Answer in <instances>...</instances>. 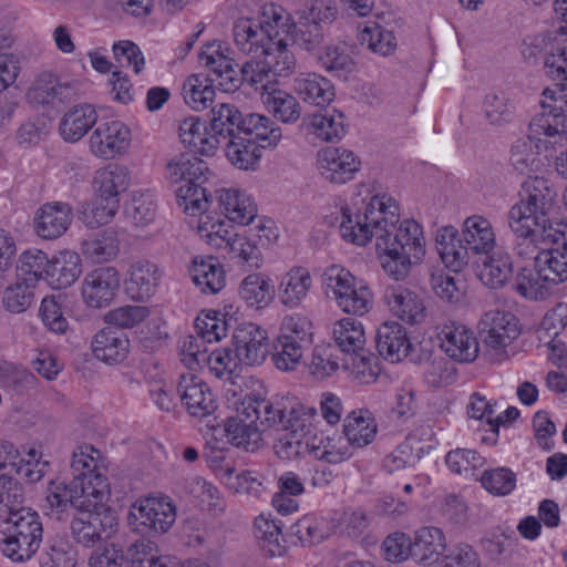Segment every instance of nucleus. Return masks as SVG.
I'll return each instance as SVG.
<instances>
[{
	"label": "nucleus",
	"mask_w": 567,
	"mask_h": 567,
	"mask_svg": "<svg viewBox=\"0 0 567 567\" xmlns=\"http://www.w3.org/2000/svg\"><path fill=\"white\" fill-rule=\"evenodd\" d=\"M371 215L370 220L377 225L375 249L381 265L394 279H403L425 255L423 229L414 219L400 221L399 205L391 197L383 213Z\"/></svg>",
	"instance_id": "1"
},
{
	"label": "nucleus",
	"mask_w": 567,
	"mask_h": 567,
	"mask_svg": "<svg viewBox=\"0 0 567 567\" xmlns=\"http://www.w3.org/2000/svg\"><path fill=\"white\" fill-rule=\"evenodd\" d=\"M295 23L280 6L266 3L257 19L239 18L231 28L233 42L238 52L259 59L262 54L289 49Z\"/></svg>",
	"instance_id": "2"
},
{
	"label": "nucleus",
	"mask_w": 567,
	"mask_h": 567,
	"mask_svg": "<svg viewBox=\"0 0 567 567\" xmlns=\"http://www.w3.org/2000/svg\"><path fill=\"white\" fill-rule=\"evenodd\" d=\"M557 193L549 181L530 177L522 185L519 200L507 213V221L537 228H564L554 221Z\"/></svg>",
	"instance_id": "3"
},
{
	"label": "nucleus",
	"mask_w": 567,
	"mask_h": 567,
	"mask_svg": "<svg viewBox=\"0 0 567 567\" xmlns=\"http://www.w3.org/2000/svg\"><path fill=\"white\" fill-rule=\"evenodd\" d=\"M43 537L40 516L31 508H22L0 525V551L12 563L30 560L39 550Z\"/></svg>",
	"instance_id": "4"
},
{
	"label": "nucleus",
	"mask_w": 567,
	"mask_h": 567,
	"mask_svg": "<svg viewBox=\"0 0 567 567\" xmlns=\"http://www.w3.org/2000/svg\"><path fill=\"white\" fill-rule=\"evenodd\" d=\"M322 287L327 297L346 313L363 316L372 308L373 295L370 288L340 265L324 269Z\"/></svg>",
	"instance_id": "5"
},
{
	"label": "nucleus",
	"mask_w": 567,
	"mask_h": 567,
	"mask_svg": "<svg viewBox=\"0 0 567 567\" xmlns=\"http://www.w3.org/2000/svg\"><path fill=\"white\" fill-rule=\"evenodd\" d=\"M73 480L81 485L82 493L93 503H105L110 496L107 478L109 462L100 450L92 445L79 446L72 454Z\"/></svg>",
	"instance_id": "6"
},
{
	"label": "nucleus",
	"mask_w": 567,
	"mask_h": 567,
	"mask_svg": "<svg viewBox=\"0 0 567 567\" xmlns=\"http://www.w3.org/2000/svg\"><path fill=\"white\" fill-rule=\"evenodd\" d=\"M318 411L313 406L300 404L288 412L285 432L274 444L276 455L281 460H296L305 454L310 455V439L306 440L318 420Z\"/></svg>",
	"instance_id": "7"
},
{
	"label": "nucleus",
	"mask_w": 567,
	"mask_h": 567,
	"mask_svg": "<svg viewBox=\"0 0 567 567\" xmlns=\"http://www.w3.org/2000/svg\"><path fill=\"white\" fill-rule=\"evenodd\" d=\"M176 520V506L171 497L147 496L131 506L128 524L140 534H164Z\"/></svg>",
	"instance_id": "8"
},
{
	"label": "nucleus",
	"mask_w": 567,
	"mask_h": 567,
	"mask_svg": "<svg viewBox=\"0 0 567 567\" xmlns=\"http://www.w3.org/2000/svg\"><path fill=\"white\" fill-rule=\"evenodd\" d=\"M102 504L80 509L71 520L72 538L83 547H93L109 540L117 530L115 513Z\"/></svg>",
	"instance_id": "9"
},
{
	"label": "nucleus",
	"mask_w": 567,
	"mask_h": 567,
	"mask_svg": "<svg viewBox=\"0 0 567 567\" xmlns=\"http://www.w3.org/2000/svg\"><path fill=\"white\" fill-rule=\"evenodd\" d=\"M296 68V58L290 49L262 54L261 58H250L240 68L244 83L251 87L266 89L271 78L288 76Z\"/></svg>",
	"instance_id": "10"
},
{
	"label": "nucleus",
	"mask_w": 567,
	"mask_h": 567,
	"mask_svg": "<svg viewBox=\"0 0 567 567\" xmlns=\"http://www.w3.org/2000/svg\"><path fill=\"white\" fill-rule=\"evenodd\" d=\"M542 111L530 121L533 136L545 134L554 142L567 140V93L556 96V92L545 89Z\"/></svg>",
	"instance_id": "11"
},
{
	"label": "nucleus",
	"mask_w": 567,
	"mask_h": 567,
	"mask_svg": "<svg viewBox=\"0 0 567 567\" xmlns=\"http://www.w3.org/2000/svg\"><path fill=\"white\" fill-rule=\"evenodd\" d=\"M478 333L487 348L503 352L520 334L519 320L509 311L488 310L478 322Z\"/></svg>",
	"instance_id": "12"
},
{
	"label": "nucleus",
	"mask_w": 567,
	"mask_h": 567,
	"mask_svg": "<svg viewBox=\"0 0 567 567\" xmlns=\"http://www.w3.org/2000/svg\"><path fill=\"white\" fill-rule=\"evenodd\" d=\"M229 49L225 43L214 41L200 50L199 62L208 70L212 83L216 82L224 92H235L244 83L243 74L233 64L228 56Z\"/></svg>",
	"instance_id": "13"
},
{
	"label": "nucleus",
	"mask_w": 567,
	"mask_h": 567,
	"mask_svg": "<svg viewBox=\"0 0 567 567\" xmlns=\"http://www.w3.org/2000/svg\"><path fill=\"white\" fill-rule=\"evenodd\" d=\"M336 9L324 6L322 2L312 3L299 12L298 22H295L292 39L289 47L297 43L301 49L313 52L323 42L321 23L331 21L336 17Z\"/></svg>",
	"instance_id": "14"
},
{
	"label": "nucleus",
	"mask_w": 567,
	"mask_h": 567,
	"mask_svg": "<svg viewBox=\"0 0 567 567\" xmlns=\"http://www.w3.org/2000/svg\"><path fill=\"white\" fill-rule=\"evenodd\" d=\"M388 198L385 195L371 197L363 213H353L349 207H342L339 226L341 237L358 246H364L372 238H375L377 225L370 220V216H372L371 213H383Z\"/></svg>",
	"instance_id": "15"
},
{
	"label": "nucleus",
	"mask_w": 567,
	"mask_h": 567,
	"mask_svg": "<svg viewBox=\"0 0 567 567\" xmlns=\"http://www.w3.org/2000/svg\"><path fill=\"white\" fill-rule=\"evenodd\" d=\"M388 198L385 195L371 197L363 213H353L349 207H342L339 226L341 237L358 246H364L372 238H375L377 225L370 220V216H372L371 213H383Z\"/></svg>",
	"instance_id": "16"
},
{
	"label": "nucleus",
	"mask_w": 567,
	"mask_h": 567,
	"mask_svg": "<svg viewBox=\"0 0 567 567\" xmlns=\"http://www.w3.org/2000/svg\"><path fill=\"white\" fill-rule=\"evenodd\" d=\"M388 198L385 195L371 197L363 213H353L349 207H342L339 226L341 237L358 246H364L372 238H375L377 225L370 220V216H372L371 213H383Z\"/></svg>",
	"instance_id": "17"
},
{
	"label": "nucleus",
	"mask_w": 567,
	"mask_h": 567,
	"mask_svg": "<svg viewBox=\"0 0 567 567\" xmlns=\"http://www.w3.org/2000/svg\"><path fill=\"white\" fill-rule=\"evenodd\" d=\"M121 285V276L115 267H100L87 272L82 281L84 303L93 309H102L112 303Z\"/></svg>",
	"instance_id": "18"
},
{
	"label": "nucleus",
	"mask_w": 567,
	"mask_h": 567,
	"mask_svg": "<svg viewBox=\"0 0 567 567\" xmlns=\"http://www.w3.org/2000/svg\"><path fill=\"white\" fill-rule=\"evenodd\" d=\"M227 403L239 415L259 421L262 431L278 426L284 429L287 422L288 413L286 414L281 408L248 392H231Z\"/></svg>",
	"instance_id": "19"
},
{
	"label": "nucleus",
	"mask_w": 567,
	"mask_h": 567,
	"mask_svg": "<svg viewBox=\"0 0 567 567\" xmlns=\"http://www.w3.org/2000/svg\"><path fill=\"white\" fill-rule=\"evenodd\" d=\"M130 144L131 131L120 121L99 124L89 140L91 153L103 159H112L124 154Z\"/></svg>",
	"instance_id": "20"
},
{
	"label": "nucleus",
	"mask_w": 567,
	"mask_h": 567,
	"mask_svg": "<svg viewBox=\"0 0 567 567\" xmlns=\"http://www.w3.org/2000/svg\"><path fill=\"white\" fill-rule=\"evenodd\" d=\"M233 344L238 361L247 365L261 364L269 352L267 331L251 322L235 329Z\"/></svg>",
	"instance_id": "21"
},
{
	"label": "nucleus",
	"mask_w": 567,
	"mask_h": 567,
	"mask_svg": "<svg viewBox=\"0 0 567 567\" xmlns=\"http://www.w3.org/2000/svg\"><path fill=\"white\" fill-rule=\"evenodd\" d=\"M76 96L78 91L73 82H61L58 75L50 71L38 74L27 92L28 100L39 105L64 104Z\"/></svg>",
	"instance_id": "22"
},
{
	"label": "nucleus",
	"mask_w": 567,
	"mask_h": 567,
	"mask_svg": "<svg viewBox=\"0 0 567 567\" xmlns=\"http://www.w3.org/2000/svg\"><path fill=\"white\" fill-rule=\"evenodd\" d=\"M320 174L329 182L344 184L359 171L360 161L352 151L342 147H327L319 152Z\"/></svg>",
	"instance_id": "23"
},
{
	"label": "nucleus",
	"mask_w": 567,
	"mask_h": 567,
	"mask_svg": "<svg viewBox=\"0 0 567 567\" xmlns=\"http://www.w3.org/2000/svg\"><path fill=\"white\" fill-rule=\"evenodd\" d=\"M441 349L457 362H472L478 354V342L464 324L452 322L439 332Z\"/></svg>",
	"instance_id": "24"
},
{
	"label": "nucleus",
	"mask_w": 567,
	"mask_h": 567,
	"mask_svg": "<svg viewBox=\"0 0 567 567\" xmlns=\"http://www.w3.org/2000/svg\"><path fill=\"white\" fill-rule=\"evenodd\" d=\"M374 341L379 355L384 360L398 363L410 357V360L414 361L411 353L413 350L412 343L405 328L400 323H382L375 332Z\"/></svg>",
	"instance_id": "25"
},
{
	"label": "nucleus",
	"mask_w": 567,
	"mask_h": 567,
	"mask_svg": "<svg viewBox=\"0 0 567 567\" xmlns=\"http://www.w3.org/2000/svg\"><path fill=\"white\" fill-rule=\"evenodd\" d=\"M81 489V485L76 484L75 481L69 484L64 481H52L47 489V508L60 519L61 515L70 508L87 509L91 506L99 505V503H93L90 499L92 497L86 496Z\"/></svg>",
	"instance_id": "26"
},
{
	"label": "nucleus",
	"mask_w": 567,
	"mask_h": 567,
	"mask_svg": "<svg viewBox=\"0 0 567 567\" xmlns=\"http://www.w3.org/2000/svg\"><path fill=\"white\" fill-rule=\"evenodd\" d=\"M446 550V537L441 528L424 526L415 532L412 559L417 565L434 567L443 561Z\"/></svg>",
	"instance_id": "27"
},
{
	"label": "nucleus",
	"mask_w": 567,
	"mask_h": 567,
	"mask_svg": "<svg viewBox=\"0 0 567 567\" xmlns=\"http://www.w3.org/2000/svg\"><path fill=\"white\" fill-rule=\"evenodd\" d=\"M383 298L391 312L402 321L416 324L424 320L423 300L409 288L399 284L388 286Z\"/></svg>",
	"instance_id": "28"
},
{
	"label": "nucleus",
	"mask_w": 567,
	"mask_h": 567,
	"mask_svg": "<svg viewBox=\"0 0 567 567\" xmlns=\"http://www.w3.org/2000/svg\"><path fill=\"white\" fill-rule=\"evenodd\" d=\"M72 220L73 209L68 203H47L34 217V229L43 239H56L69 229Z\"/></svg>",
	"instance_id": "29"
},
{
	"label": "nucleus",
	"mask_w": 567,
	"mask_h": 567,
	"mask_svg": "<svg viewBox=\"0 0 567 567\" xmlns=\"http://www.w3.org/2000/svg\"><path fill=\"white\" fill-rule=\"evenodd\" d=\"M91 348L97 360L113 365L122 363L127 358L131 343L124 331L106 327L94 334Z\"/></svg>",
	"instance_id": "30"
},
{
	"label": "nucleus",
	"mask_w": 567,
	"mask_h": 567,
	"mask_svg": "<svg viewBox=\"0 0 567 567\" xmlns=\"http://www.w3.org/2000/svg\"><path fill=\"white\" fill-rule=\"evenodd\" d=\"M216 194L219 208L229 221L246 226L257 217V204L247 192L231 187L218 189Z\"/></svg>",
	"instance_id": "31"
},
{
	"label": "nucleus",
	"mask_w": 567,
	"mask_h": 567,
	"mask_svg": "<svg viewBox=\"0 0 567 567\" xmlns=\"http://www.w3.org/2000/svg\"><path fill=\"white\" fill-rule=\"evenodd\" d=\"M162 272L157 265L148 260H138L131 265L125 290L135 301L148 300L157 289Z\"/></svg>",
	"instance_id": "32"
},
{
	"label": "nucleus",
	"mask_w": 567,
	"mask_h": 567,
	"mask_svg": "<svg viewBox=\"0 0 567 567\" xmlns=\"http://www.w3.org/2000/svg\"><path fill=\"white\" fill-rule=\"evenodd\" d=\"M246 115L238 106L231 103H218L210 110L209 128L213 136L218 140V147L243 134Z\"/></svg>",
	"instance_id": "33"
},
{
	"label": "nucleus",
	"mask_w": 567,
	"mask_h": 567,
	"mask_svg": "<svg viewBox=\"0 0 567 567\" xmlns=\"http://www.w3.org/2000/svg\"><path fill=\"white\" fill-rule=\"evenodd\" d=\"M312 287L310 271L302 266H293L285 272L278 284V299L289 309H295L306 300Z\"/></svg>",
	"instance_id": "34"
},
{
	"label": "nucleus",
	"mask_w": 567,
	"mask_h": 567,
	"mask_svg": "<svg viewBox=\"0 0 567 567\" xmlns=\"http://www.w3.org/2000/svg\"><path fill=\"white\" fill-rule=\"evenodd\" d=\"M292 89L303 102L318 107H326L336 96L331 81L315 72L300 73L293 79Z\"/></svg>",
	"instance_id": "35"
},
{
	"label": "nucleus",
	"mask_w": 567,
	"mask_h": 567,
	"mask_svg": "<svg viewBox=\"0 0 567 567\" xmlns=\"http://www.w3.org/2000/svg\"><path fill=\"white\" fill-rule=\"evenodd\" d=\"M189 276L200 292L215 295L226 286V272L217 258L195 257L188 269Z\"/></svg>",
	"instance_id": "36"
},
{
	"label": "nucleus",
	"mask_w": 567,
	"mask_h": 567,
	"mask_svg": "<svg viewBox=\"0 0 567 567\" xmlns=\"http://www.w3.org/2000/svg\"><path fill=\"white\" fill-rule=\"evenodd\" d=\"M96 122L97 112L92 104H76L61 117L59 132L65 142L75 143L84 137Z\"/></svg>",
	"instance_id": "37"
},
{
	"label": "nucleus",
	"mask_w": 567,
	"mask_h": 567,
	"mask_svg": "<svg viewBox=\"0 0 567 567\" xmlns=\"http://www.w3.org/2000/svg\"><path fill=\"white\" fill-rule=\"evenodd\" d=\"M462 238L467 251L475 255H488L496 245L491 221L481 215H472L464 220Z\"/></svg>",
	"instance_id": "38"
},
{
	"label": "nucleus",
	"mask_w": 567,
	"mask_h": 567,
	"mask_svg": "<svg viewBox=\"0 0 567 567\" xmlns=\"http://www.w3.org/2000/svg\"><path fill=\"white\" fill-rule=\"evenodd\" d=\"M436 250L446 268L460 272L468 262V251L463 238L457 237V230L452 226L442 227L435 237Z\"/></svg>",
	"instance_id": "39"
},
{
	"label": "nucleus",
	"mask_w": 567,
	"mask_h": 567,
	"mask_svg": "<svg viewBox=\"0 0 567 567\" xmlns=\"http://www.w3.org/2000/svg\"><path fill=\"white\" fill-rule=\"evenodd\" d=\"M224 433L231 445L246 452H255L262 445V430L257 425V421L238 413L227 419Z\"/></svg>",
	"instance_id": "40"
},
{
	"label": "nucleus",
	"mask_w": 567,
	"mask_h": 567,
	"mask_svg": "<svg viewBox=\"0 0 567 567\" xmlns=\"http://www.w3.org/2000/svg\"><path fill=\"white\" fill-rule=\"evenodd\" d=\"M178 132L183 144L194 153L213 156L218 150V140L213 136L209 126L203 124L198 117L190 116L183 120Z\"/></svg>",
	"instance_id": "41"
},
{
	"label": "nucleus",
	"mask_w": 567,
	"mask_h": 567,
	"mask_svg": "<svg viewBox=\"0 0 567 567\" xmlns=\"http://www.w3.org/2000/svg\"><path fill=\"white\" fill-rule=\"evenodd\" d=\"M82 272L80 256L70 250L58 252L50 261L45 280L54 289L72 286Z\"/></svg>",
	"instance_id": "42"
},
{
	"label": "nucleus",
	"mask_w": 567,
	"mask_h": 567,
	"mask_svg": "<svg viewBox=\"0 0 567 567\" xmlns=\"http://www.w3.org/2000/svg\"><path fill=\"white\" fill-rule=\"evenodd\" d=\"M561 230L564 239L560 240L567 243V225ZM536 267L550 285H558L567 280V246L563 244L548 245L540 254Z\"/></svg>",
	"instance_id": "43"
},
{
	"label": "nucleus",
	"mask_w": 567,
	"mask_h": 567,
	"mask_svg": "<svg viewBox=\"0 0 567 567\" xmlns=\"http://www.w3.org/2000/svg\"><path fill=\"white\" fill-rule=\"evenodd\" d=\"M377 432L375 419L369 410L352 411L344 419L343 435L353 451L369 445Z\"/></svg>",
	"instance_id": "44"
},
{
	"label": "nucleus",
	"mask_w": 567,
	"mask_h": 567,
	"mask_svg": "<svg viewBox=\"0 0 567 567\" xmlns=\"http://www.w3.org/2000/svg\"><path fill=\"white\" fill-rule=\"evenodd\" d=\"M310 455L329 464H340L352 457L353 450L344 435H315L310 439Z\"/></svg>",
	"instance_id": "45"
},
{
	"label": "nucleus",
	"mask_w": 567,
	"mask_h": 567,
	"mask_svg": "<svg viewBox=\"0 0 567 567\" xmlns=\"http://www.w3.org/2000/svg\"><path fill=\"white\" fill-rule=\"evenodd\" d=\"M243 134L259 148H274L282 137L281 127L271 118L256 113L246 114Z\"/></svg>",
	"instance_id": "46"
},
{
	"label": "nucleus",
	"mask_w": 567,
	"mask_h": 567,
	"mask_svg": "<svg viewBox=\"0 0 567 567\" xmlns=\"http://www.w3.org/2000/svg\"><path fill=\"white\" fill-rule=\"evenodd\" d=\"M547 142L555 143L553 137H548L545 134H540L538 137L533 136L532 128L529 127L527 137L517 140L512 146L509 161L514 169L523 175L532 173L538 154V152L533 150V143L539 150L542 147L546 148Z\"/></svg>",
	"instance_id": "47"
},
{
	"label": "nucleus",
	"mask_w": 567,
	"mask_h": 567,
	"mask_svg": "<svg viewBox=\"0 0 567 567\" xmlns=\"http://www.w3.org/2000/svg\"><path fill=\"white\" fill-rule=\"evenodd\" d=\"M166 172L172 183L190 184L205 179L208 166L195 154H181L168 162Z\"/></svg>",
	"instance_id": "48"
},
{
	"label": "nucleus",
	"mask_w": 567,
	"mask_h": 567,
	"mask_svg": "<svg viewBox=\"0 0 567 567\" xmlns=\"http://www.w3.org/2000/svg\"><path fill=\"white\" fill-rule=\"evenodd\" d=\"M238 293L249 307L262 308L274 299L275 289L268 276L255 272L243 279Z\"/></svg>",
	"instance_id": "49"
},
{
	"label": "nucleus",
	"mask_w": 567,
	"mask_h": 567,
	"mask_svg": "<svg viewBox=\"0 0 567 567\" xmlns=\"http://www.w3.org/2000/svg\"><path fill=\"white\" fill-rule=\"evenodd\" d=\"M336 346L347 354H360L365 343L363 326L352 318H343L333 324Z\"/></svg>",
	"instance_id": "50"
},
{
	"label": "nucleus",
	"mask_w": 567,
	"mask_h": 567,
	"mask_svg": "<svg viewBox=\"0 0 567 567\" xmlns=\"http://www.w3.org/2000/svg\"><path fill=\"white\" fill-rule=\"evenodd\" d=\"M308 124L311 132L324 142L340 141L346 134L344 115L334 109L312 114Z\"/></svg>",
	"instance_id": "51"
},
{
	"label": "nucleus",
	"mask_w": 567,
	"mask_h": 567,
	"mask_svg": "<svg viewBox=\"0 0 567 567\" xmlns=\"http://www.w3.org/2000/svg\"><path fill=\"white\" fill-rule=\"evenodd\" d=\"M94 185L101 196L118 199L120 193L126 190L130 185V172L125 166L109 164L96 171Z\"/></svg>",
	"instance_id": "52"
},
{
	"label": "nucleus",
	"mask_w": 567,
	"mask_h": 567,
	"mask_svg": "<svg viewBox=\"0 0 567 567\" xmlns=\"http://www.w3.org/2000/svg\"><path fill=\"white\" fill-rule=\"evenodd\" d=\"M185 103L194 111L208 109L215 100V89L209 76L193 74L183 84Z\"/></svg>",
	"instance_id": "53"
},
{
	"label": "nucleus",
	"mask_w": 567,
	"mask_h": 567,
	"mask_svg": "<svg viewBox=\"0 0 567 567\" xmlns=\"http://www.w3.org/2000/svg\"><path fill=\"white\" fill-rule=\"evenodd\" d=\"M262 102L268 112L282 123H296L301 115L298 100L282 90H272L262 95Z\"/></svg>",
	"instance_id": "54"
},
{
	"label": "nucleus",
	"mask_w": 567,
	"mask_h": 567,
	"mask_svg": "<svg viewBox=\"0 0 567 567\" xmlns=\"http://www.w3.org/2000/svg\"><path fill=\"white\" fill-rule=\"evenodd\" d=\"M550 284L545 280V276L540 274L539 269L523 267L518 270L514 289L522 297L530 300H543L550 293Z\"/></svg>",
	"instance_id": "55"
},
{
	"label": "nucleus",
	"mask_w": 567,
	"mask_h": 567,
	"mask_svg": "<svg viewBox=\"0 0 567 567\" xmlns=\"http://www.w3.org/2000/svg\"><path fill=\"white\" fill-rule=\"evenodd\" d=\"M223 144L229 162L240 169H254L261 156L260 148L246 136L239 135Z\"/></svg>",
	"instance_id": "56"
},
{
	"label": "nucleus",
	"mask_w": 567,
	"mask_h": 567,
	"mask_svg": "<svg viewBox=\"0 0 567 567\" xmlns=\"http://www.w3.org/2000/svg\"><path fill=\"white\" fill-rule=\"evenodd\" d=\"M203 181L182 184L175 190L177 205L190 216L198 215L200 217L208 213L209 199L206 189L202 187Z\"/></svg>",
	"instance_id": "57"
},
{
	"label": "nucleus",
	"mask_w": 567,
	"mask_h": 567,
	"mask_svg": "<svg viewBox=\"0 0 567 567\" xmlns=\"http://www.w3.org/2000/svg\"><path fill=\"white\" fill-rule=\"evenodd\" d=\"M513 275V261L506 252H495L486 258L481 270V279L491 288L504 286Z\"/></svg>",
	"instance_id": "58"
},
{
	"label": "nucleus",
	"mask_w": 567,
	"mask_h": 567,
	"mask_svg": "<svg viewBox=\"0 0 567 567\" xmlns=\"http://www.w3.org/2000/svg\"><path fill=\"white\" fill-rule=\"evenodd\" d=\"M83 255L93 262H105L116 257L118 240L114 231H103L82 243Z\"/></svg>",
	"instance_id": "59"
},
{
	"label": "nucleus",
	"mask_w": 567,
	"mask_h": 567,
	"mask_svg": "<svg viewBox=\"0 0 567 567\" xmlns=\"http://www.w3.org/2000/svg\"><path fill=\"white\" fill-rule=\"evenodd\" d=\"M50 259L39 249L23 251L17 265L18 277L37 285L39 280H45Z\"/></svg>",
	"instance_id": "60"
},
{
	"label": "nucleus",
	"mask_w": 567,
	"mask_h": 567,
	"mask_svg": "<svg viewBox=\"0 0 567 567\" xmlns=\"http://www.w3.org/2000/svg\"><path fill=\"white\" fill-rule=\"evenodd\" d=\"M226 249L231 259L248 268L257 269L262 264V248L250 236L234 234Z\"/></svg>",
	"instance_id": "61"
},
{
	"label": "nucleus",
	"mask_w": 567,
	"mask_h": 567,
	"mask_svg": "<svg viewBox=\"0 0 567 567\" xmlns=\"http://www.w3.org/2000/svg\"><path fill=\"white\" fill-rule=\"evenodd\" d=\"M319 62L326 71L337 76H344L354 69L353 58L344 43L326 47L319 55Z\"/></svg>",
	"instance_id": "62"
},
{
	"label": "nucleus",
	"mask_w": 567,
	"mask_h": 567,
	"mask_svg": "<svg viewBox=\"0 0 567 567\" xmlns=\"http://www.w3.org/2000/svg\"><path fill=\"white\" fill-rule=\"evenodd\" d=\"M197 228L199 236L217 249H226L234 238L226 223L219 218L214 219L208 213L199 217Z\"/></svg>",
	"instance_id": "63"
},
{
	"label": "nucleus",
	"mask_w": 567,
	"mask_h": 567,
	"mask_svg": "<svg viewBox=\"0 0 567 567\" xmlns=\"http://www.w3.org/2000/svg\"><path fill=\"white\" fill-rule=\"evenodd\" d=\"M35 285L27 280H19L8 286L2 296L3 307L12 312L20 313L25 311L33 302Z\"/></svg>",
	"instance_id": "64"
}]
</instances>
